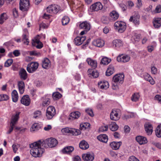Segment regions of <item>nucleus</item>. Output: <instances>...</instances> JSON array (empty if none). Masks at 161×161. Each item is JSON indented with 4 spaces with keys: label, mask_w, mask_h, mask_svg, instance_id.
<instances>
[{
    "label": "nucleus",
    "mask_w": 161,
    "mask_h": 161,
    "mask_svg": "<svg viewBox=\"0 0 161 161\" xmlns=\"http://www.w3.org/2000/svg\"><path fill=\"white\" fill-rule=\"evenodd\" d=\"M39 64L37 62H32L28 64L26 68L27 71L29 73H33L37 69Z\"/></svg>",
    "instance_id": "obj_5"
},
{
    "label": "nucleus",
    "mask_w": 161,
    "mask_h": 161,
    "mask_svg": "<svg viewBox=\"0 0 161 161\" xmlns=\"http://www.w3.org/2000/svg\"><path fill=\"white\" fill-rule=\"evenodd\" d=\"M129 161H139V160L134 156H132L129 158Z\"/></svg>",
    "instance_id": "obj_59"
},
{
    "label": "nucleus",
    "mask_w": 161,
    "mask_h": 161,
    "mask_svg": "<svg viewBox=\"0 0 161 161\" xmlns=\"http://www.w3.org/2000/svg\"><path fill=\"white\" fill-rule=\"evenodd\" d=\"M22 41L23 42L24 44L28 45L29 42L28 39V36L25 34H23L22 36Z\"/></svg>",
    "instance_id": "obj_39"
},
{
    "label": "nucleus",
    "mask_w": 161,
    "mask_h": 161,
    "mask_svg": "<svg viewBox=\"0 0 161 161\" xmlns=\"http://www.w3.org/2000/svg\"><path fill=\"white\" fill-rule=\"evenodd\" d=\"M90 124L87 122H85L84 123L81 124L80 125V128L81 130H85L88 128L90 127Z\"/></svg>",
    "instance_id": "obj_46"
},
{
    "label": "nucleus",
    "mask_w": 161,
    "mask_h": 161,
    "mask_svg": "<svg viewBox=\"0 0 161 161\" xmlns=\"http://www.w3.org/2000/svg\"><path fill=\"white\" fill-rule=\"evenodd\" d=\"M82 158L84 161H92L94 158V155L92 153H87L82 154Z\"/></svg>",
    "instance_id": "obj_13"
},
{
    "label": "nucleus",
    "mask_w": 161,
    "mask_h": 161,
    "mask_svg": "<svg viewBox=\"0 0 161 161\" xmlns=\"http://www.w3.org/2000/svg\"><path fill=\"white\" fill-rule=\"evenodd\" d=\"M62 131L65 133H68L72 135L77 136L80 134L79 130L72 128H65L62 129Z\"/></svg>",
    "instance_id": "obj_8"
},
{
    "label": "nucleus",
    "mask_w": 161,
    "mask_h": 161,
    "mask_svg": "<svg viewBox=\"0 0 161 161\" xmlns=\"http://www.w3.org/2000/svg\"><path fill=\"white\" fill-rule=\"evenodd\" d=\"M12 147L13 149L14 152V153H16L18 149V148L19 147V145L17 144H13Z\"/></svg>",
    "instance_id": "obj_56"
},
{
    "label": "nucleus",
    "mask_w": 161,
    "mask_h": 161,
    "mask_svg": "<svg viewBox=\"0 0 161 161\" xmlns=\"http://www.w3.org/2000/svg\"><path fill=\"white\" fill-rule=\"evenodd\" d=\"M30 5L28 0H20L19 9L23 11H27L29 8Z\"/></svg>",
    "instance_id": "obj_7"
},
{
    "label": "nucleus",
    "mask_w": 161,
    "mask_h": 161,
    "mask_svg": "<svg viewBox=\"0 0 161 161\" xmlns=\"http://www.w3.org/2000/svg\"><path fill=\"white\" fill-rule=\"evenodd\" d=\"M31 55L36 56H41V54L39 52H38L36 51H32L30 52Z\"/></svg>",
    "instance_id": "obj_54"
},
{
    "label": "nucleus",
    "mask_w": 161,
    "mask_h": 161,
    "mask_svg": "<svg viewBox=\"0 0 161 161\" xmlns=\"http://www.w3.org/2000/svg\"><path fill=\"white\" fill-rule=\"evenodd\" d=\"M155 133L156 136L158 137H161V125L157 126L156 130Z\"/></svg>",
    "instance_id": "obj_43"
},
{
    "label": "nucleus",
    "mask_w": 161,
    "mask_h": 161,
    "mask_svg": "<svg viewBox=\"0 0 161 161\" xmlns=\"http://www.w3.org/2000/svg\"><path fill=\"white\" fill-rule=\"evenodd\" d=\"M139 97L140 96L138 93H134L132 95L131 99L133 102H136L138 100Z\"/></svg>",
    "instance_id": "obj_44"
},
{
    "label": "nucleus",
    "mask_w": 161,
    "mask_h": 161,
    "mask_svg": "<svg viewBox=\"0 0 161 161\" xmlns=\"http://www.w3.org/2000/svg\"><path fill=\"white\" fill-rule=\"evenodd\" d=\"M45 143L47 144L50 147H53L56 146L58 144L57 140L55 138H51L46 140Z\"/></svg>",
    "instance_id": "obj_11"
},
{
    "label": "nucleus",
    "mask_w": 161,
    "mask_h": 161,
    "mask_svg": "<svg viewBox=\"0 0 161 161\" xmlns=\"http://www.w3.org/2000/svg\"><path fill=\"white\" fill-rule=\"evenodd\" d=\"M136 140L140 145L144 144L147 142V139L146 137L140 136H136Z\"/></svg>",
    "instance_id": "obj_20"
},
{
    "label": "nucleus",
    "mask_w": 161,
    "mask_h": 161,
    "mask_svg": "<svg viewBox=\"0 0 161 161\" xmlns=\"http://www.w3.org/2000/svg\"><path fill=\"white\" fill-rule=\"evenodd\" d=\"M144 78L146 80L149 81L151 84L153 85L155 83V81L148 74H147L144 75Z\"/></svg>",
    "instance_id": "obj_36"
},
{
    "label": "nucleus",
    "mask_w": 161,
    "mask_h": 161,
    "mask_svg": "<svg viewBox=\"0 0 161 161\" xmlns=\"http://www.w3.org/2000/svg\"><path fill=\"white\" fill-rule=\"evenodd\" d=\"M9 99V97L6 94H1L0 95V102L6 101Z\"/></svg>",
    "instance_id": "obj_51"
},
{
    "label": "nucleus",
    "mask_w": 161,
    "mask_h": 161,
    "mask_svg": "<svg viewBox=\"0 0 161 161\" xmlns=\"http://www.w3.org/2000/svg\"><path fill=\"white\" fill-rule=\"evenodd\" d=\"M69 18L67 16H64L62 19V23L63 25H67L69 22Z\"/></svg>",
    "instance_id": "obj_45"
},
{
    "label": "nucleus",
    "mask_w": 161,
    "mask_h": 161,
    "mask_svg": "<svg viewBox=\"0 0 161 161\" xmlns=\"http://www.w3.org/2000/svg\"><path fill=\"white\" fill-rule=\"evenodd\" d=\"M74 150V148L71 146H67L62 150V152L64 153L69 154Z\"/></svg>",
    "instance_id": "obj_30"
},
{
    "label": "nucleus",
    "mask_w": 161,
    "mask_h": 161,
    "mask_svg": "<svg viewBox=\"0 0 161 161\" xmlns=\"http://www.w3.org/2000/svg\"><path fill=\"white\" fill-rule=\"evenodd\" d=\"M121 111L119 109H114L110 114V119L113 120H118L120 117Z\"/></svg>",
    "instance_id": "obj_2"
},
{
    "label": "nucleus",
    "mask_w": 161,
    "mask_h": 161,
    "mask_svg": "<svg viewBox=\"0 0 161 161\" xmlns=\"http://www.w3.org/2000/svg\"><path fill=\"white\" fill-rule=\"evenodd\" d=\"M102 22L106 24H108L110 21H111L110 20V18H108L107 17L103 16L102 19Z\"/></svg>",
    "instance_id": "obj_50"
},
{
    "label": "nucleus",
    "mask_w": 161,
    "mask_h": 161,
    "mask_svg": "<svg viewBox=\"0 0 161 161\" xmlns=\"http://www.w3.org/2000/svg\"><path fill=\"white\" fill-rule=\"evenodd\" d=\"M110 130L112 131H115L118 128V126L116 123L114 122H112L109 126Z\"/></svg>",
    "instance_id": "obj_38"
},
{
    "label": "nucleus",
    "mask_w": 161,
    "mask_h": 161,
    "mask_svg": "<svg viewBox=\"0 0 161 161\" xmlns=\"http://www.w3.org/2000/svg\"><path fill=\"white\" fill-rule=\"evenodd\" d=\"M41 128L39 125L37 123L33 124L30 129V131L32 132L36 131Z\"/></svg>",
    "instance_id": "obj_35"
},
{
    "label": "nucleus",
    "mask_w": 161,
    "mask_h": 161,
    "mask_svg": "<svg viewBox=\"0 0 161 161\" xmlns=\"http://www.w3.org/2000/svg\"><path fill=\"white\" fill-rule=\"evenodd\" d=\"M103 8V6L100 2H97L91 5L90 7V9L92 12L97 11L101 10Z\"/></svg>",
    "instance_id": "obj_10"
},
{
    "label": "nucleus",
    "mask_w": 161,
    "mask_h": 161,
    "mask_svg": "<svg viewBox=\"0 0 161 161\" xmlns=\"http://www.w3.org/2000/svg\"><path fill=\"white\" fill-rule=\"evenodd\" d=\"M12 97L13 102H16L18 99V95L17 91L14 90L12 92Z\"/></svg>",
    "instance_id": "obj_33"
},
{
    "label": "nucleus",
    "mask_w": 161,
    "mask_h": 161,
    "mask_svg": "<svg viewBox=\"0 0 161 161\" xmlns=\"http://www.w3.org/2000/svg\"><path fill=\"white\" fill-rule=\"evenodd\" d=\"M54 99L58 100L62 97L61 94L58 92L53 93L52 95Z\"/></svg>",
    "instance_id": "obj_48"
},
{
    "label": "nucleus",
    "mask_w": 161,
    "mask_h": 161,
    "mask_svg": "<svg viewBox=\"0 0 161 161\" xmlns=\"http://www.w3.org/2000/svg\"><path fill=\"white\" fill-rule=\"evenodd\" d=\"M119 17L118 13L115 10H113L109 14L110 20L111 21H114L117 19Z\"/></svg>",
    "instance_id": "obj_19"
},
{
    "label": "nucleus",
    "mask_w": 161,
    "mask_h": 161,
    "mask_svg": "<svg viewBox=\"0 0 161 161\" xmlns=\"http://www.w3.org/2000/svg\"><path fill=\"white\" fill-rule=\"evenodd\" d=\"M155 12L157 13H159L161 12V5H157L155 8Z\"/></svg>",
    "instance_id": "obj_61"
},
{
    "label": "nucleus",
    "mask_w": 161,
    "mask_h": 161,
    "mask_svg": "<svg viewBox=\"0 0 161 161\" xmlns=\"http://www.w3.org/2000/svg\"><path fill=\"white\" fill-rule=\"evenodd\" d=\"M13 12L14 17L15 18L17 17L18 16V12L15 8L13 9Z\"/></svg>",
    "instance_id": "obj_63"
},
{
    "label": "nucleus",
    "mask_w": 161,
    "mask_h": 161,
    "mask_svg": "<svg viewBox=\"0 0 161 161\" xmlns=\"http://www.w3.org/2000/svg\"><path fill=\"white\" fill-rule=\"evenodd\" d=\"M46 10L47 13L56 14L60 10V7L57 4H51L47 8Z\"/></svg>",
    "instance_id": "obj_6"
},
{
    "label": "nucleus",
    "mask_w": 161,
    "mask_h": 161,
    "mask_svg": "<svg viewBox=\"0 0 161 161\" xmlns=\"http://www.w3.org/2000/svg\"><path fill=\"white\" fill-rule=\"evenodd\" d=\"M51 66V62L50 60L47 58H44L42 62V67L45 69L49 68Z\"/></svg>",
    "instance_id": "obj_17"
},
{
    "label": "nucleus",
    "mask_w": 161,
    "mask_h": 161,
    "mask_svg": "<svg viewBox=\"0 0 161 161\" xmlns=\"http://www.w3.org/2000/svg\"><path fill=\"white\" fill-rule=\"evenodd\" d=\"M113 46L116 47H119L122 46V43L121 41L119 39H116L113 42Z\"/></svg>",
    "instance_id": "obj_37"
},
{
    "label": "nucleus",
    "mask_w": 161,
    "mask_h": 161,
    "mask_svg": "<svg viewBox=\"0 0 161 161\" xmlns=\"http://www.w3.org/2000/svg\"><path fill=\"white\" fill-rule=\"evenodd\" d=\"M122 144V142L120 141L119 142H113L110 143V145L113 149L116 150L119 148Z\"/></svg>",
    "instance_id": "obj_25"
},
{
    "label": "nucleus",
    "mask_w": 161,
    "mask_h": 161,
    "mask_svg": "<svg viewBox=\"0 0 161 161\" xmlns=\"http://www.w3.org/2000/svg\"><path fill=\"white\" fill-rule=\"evenodd\" d=\"M46 97H45V98H43L42 102V105L44 106L49 104L50 102V99Z\"/></svg>",
    "instance_id": "obj_47"
},
{
    "label": "nucleus",
    "mask_w": 161,
    "mask_h": 161,
    "mask_svg": "<svg viewBox=\"0 0 161 161\" xmlns=\"http://www.w3.org/2000/svg\"><path fill=\"white\" fill-rule=\"evenodd\" d=\"M79 147L81 149L86 150L89 147V145L86 141L82 140L80 142Z\"/></svg>",
    "instance_id": "obj_31"
},
{
    "label": "nucleus",
    "mask_w": 161,
    "mask_h": 161,
    "mask_svg": "<svg viewBox=\"0 0 161 161\" xmlns=\"http://www.w3.org/2000/svg\"><path fill=\"white\" fill-rule=\"evenodd\" d=\"M80 115V113L78 111L72 112L70 114L69 119L71 120H73L75 119H77L79 117Z\"/></svg>",
    "instance_id": "obj_26"
},
{
    "label": "nucleus",
    "mask_w": 161,
    "mask_h": 161,
    "mask_svg": "<svg viewBox=\"0 0 161 161\" xmlns=\"http://www.w3.org/2000/svg\"><path fill=\"white\" fill-rule=\"evenodd\" d=\"M56 114V110L54 107L49 106L46 111V116L48 119H51Z\"/></svg>",
    "instance_id": "obj_4"
},
{
    "label": "nucleus",
    "mask_w": 161,
    "mask_h": 161,
    "mask_svg": "<svg viewBox=\"0 0 161 161\" xmlns=\"http://www.w3.org/2000/svg\"><path fill=\"white\" fill-rule=\"evenodd\" d=\"M86 39L85 36H77L74 39V42L76 45L79 46L82 44Z\"/></svg>",
    "instance_id": "obj_15"
},
{
    "label": "nucleus",
    "mask_w": 161,
    "mask_h": 161,
    "mask_svg": "<svg viewBox=\"0 0 161 161\" xmlns=\"http://www.w3.org/2000/svg\"><path fill=\"white\" fill-rule=\"evenodd\" d=\"M8 19L6 14L3 13L0 16V24H2Z\"/></svg>",
    "instance_id": "obj_42"
},
{
    "label": "nucleus",
    "mask_w": 161,
    "mask_h": 161,
    "mask_svg": "<svg viewBox=\"0 0 161 161\" xmlns=\"http://www.w3.org/2000/svg\"><path fill=\"white\" fill-rule=\"evenodd\" d=\"M94 78H96L99 76V73L98 72L95 71H93L92 72L91 75Z\"/></svg>",
    "instance_id": "obj_57"
},
{
    "label": "nucleus",
    "mask_w": 161,
    "mask_h": 161,
    "mask_svg": "<svg viewBox=\"0 0 161 161\" xmlns=\"http://www.w3.org/2000/svg\"><path fill=\"white\" fill-rule=\"evenodd\" d=\"M19 112H17L16 114L12 116L10 124L15 125L16 123L18 121L19 118Z\"/></svg>",
    "instance_id": "obj_29"
},
{
    "label": "nucleus",
    "mask_w": 161,
    "mask_h": 161,
    "mask_svg": "<svg viewBox=\"0 0 161 161\" xmlns=\"http://www.w3.org/2000/svg\"><path fill=\"white\" fill-rule=\"evenodd\" d=\"M144 126L147 134L148 135H151L153 131V127L152 125L150 123L147 122L145 124Z\"/></svg>",
    "instance_id": "obj_18"
},
{
    "label": "nucleus",
    "mask_w": 161,
    "mask_h": 161,
    "mask_svg": "<svg viewBox=\"0 0 161 161\" xmlns=\"http://www.w3.org/2000/svg\"><path fill=\"white\" fill-rule=\"evenodd\" d=\"M42 142L41 140L30 144L31 154L35 158L41 157L44 152V149L41 147Z\"/></svg>",
    "instance_id": "obj_1"
},
{
    "label": "nucleus",
    "mask_w": 161,
    "mask_h": 161,
    "mask_svg": "<svg viewBox=\"0 0 161 161\" xmlns=\"http://www.w3.org/2000/svg\"><path fill=\"white\" fill-rule=\"evenodd\" d=\"M17 86L19 93L21 94H23L25 91V83L22 80L19 81L17 83Z\"/></svg>",
    "instance_id": "obj_22"
},
{
    "label": "nucleus",
    "mask_w": 161,
    "mask_h": 161,
    "mask_svg": "<svg viewBox=\"0 0 161 161\" xmlns=\"http://www.w3.org/2000/svg\"><path fill=\"white\" fill-rule=\"evenodd\" d=\"M153 23L155 27L159 28L161 25V18H158L155 19Z\"/></svg>",
    "instance_id": "obj_34"
},
{
    "label": "nucleus",
    "mask_w": 161,
    "mask_h": 161,
    "mask_svg": "<svg viewBox=\"0 0 161 161\" xmlns=\"http://www.w3.org/2000/svg\"><path fill=\"white\" fill-rule=\"evenodd\" d=\"M155 99L158 101V103H161V96L159 95H156L155 96Z\"/></svg>",
    "instance_id": "obj_60"
},
{
    "label": "nucleus",
    "mask_w": 161,
    "mask_h": 161,
    "mask_svg": "<svg viewBox=\"0 0 161 161\" xmlns=\"http://www.w3.org/2000/svg\"><path fill=\"white\" fill-rule=\"evenodd\" d=\"M140 38V36L137 35H134L133 37V39L136 42H138L139 41Z\"/></svg>",
    "instance_id": "obj_58"
},
{
    "label": "nucleus",
    "mask_w": 161,
    "mask_h": 161,
    "mask_svg": "<svg viewBox=\"0 0 161 161\" xmlns=\"http://www.w3.org/2000/svg\"><path fill=\"white\" fill-rule=\"evenodd\" d=\"M41 112L39 110L35 111L33 114V117L35 119H37L40 118L41 116Z\"/></svg>",
    "instance_id": "obj_49"
},
{
    "label": "nucleus",
    "mask_w": 161,
    "mask_h": 161,
    "mask_svg": "<svg viewBox=\"0 0 161 161\" xmlns=\"http://www.w3.org/2000/svg\"><path fill=\"white\" fill-rule=\"evenodd\" d=\"M85 111L86 112L89 114L90 116L93 117L94 116V114L92 110L90 108H87L86 109Z\"/></svg>",
    "instance_id": "obj_53"
},
{
    "label": "nucleus",
    "mask_w": 161,
    "mask_h": 161,
    "mask_svg": "<svg viewBox=\"0 0 161 161\" xmlns=\"http://www.w3.org/2000/svg\"><path fill=\"white\" fill-rule=\"evenodd\" d=\"M86 61L88 64L93 68L95 69L97 67V63L96 61L92 60L90 58H88L87 59Z\"/></svg>",
    "instance_id": "obj_27"
},
{
    "label": "nucleus",
    "mask_w": 161,
    "mask_h": 161,
    "mask_svg": "<svg viewBox=\"0 0 161 161\" xmlns=\"http://www.w3.org/2000/svg\"><path fill=\"white\" fill-rule=\"evenodd\" d=\"M108 129V126L107 125H105L101 127L99 129V130L100 132H103L107 131Z\"/></svg>",
    "instance_id": "obj_55"
},
{
    "label": "nucleus",
    "mask_w": 161,
    "mask_h": 161,
    "mask_svg": "<svg viewBox=\"0 0 161 161\" xmlns=\"http://www.w3.org/2000/svg\"><path fill=\"white\" fill-rule=\"evenodd\" d=\"M21 103L25 106H29L31 102L30 99L28 95H24L21 98Z\"/></svg>",
    "instance_id": "obj_16"
},
{
    "label": "nucleus",
    "mask_w": 161,
    "mask_h": 161,
    "mask_svg": "<svg viewBox=\"0 0 161 161\" xmlns=\"http://www.w3.org/2000/svg\"><path fill=\"white\" fill-rule=\"evenodd\" d=\"M13 53L14 55L16 57L19 56L20 54L19 51L18 50H15L13 52Z\"/></svg>",
    "instance_id": "obj_62"
},
{
    "label": "nucleus",
    "mask_w": 161,
    "mask_h": 161,
    "mask_svg": "<svg viewBox=\"0 0 161 161\" xmlns=\"http://www.w3.org/2000/svg\"><path fill=\"white\" fill-rule=\"evenodd\" d=\"M98 87L102 89H106L108 88L109 84L107 81H100L98 84Z\"/></svg>",
    "instance_id": "obj_28"
},
{
    "label": "nucleus",
    "mask_w": 161,
    "mask_h": 161,
    "mask_svg": "<svg viewBox=\"0 0 161 161\" xmlns=\"http://www.w3.org/2000/svg\"><path fill=\"white\" fill-rule=\"evenodd\" d=\"M19 75L21 80H25L27 78V74L25 70L23 68H21L19 71Z\"/></svg>",
    "instance_id": "obj_24"
},
{
    "label": "nucleus",
    "mask_w": 161,
    "mask_h": 161,
    "mask_svg": "<svg viewBox=\"0 0 161 161\" xmlns=\"http://www.w3.org/2000/svg\"><path fill=\"white\" fill-rule=\"evenodd\" d=\"M130 57L127 55L121 54L119 55L117 58V61L121 63H125L129 61Z\"/></svg>",
    "instance_id": "obj_9"
},
{
    "label": "nucleus",
    "mask_w": 161,
    "mask_h": 161,
    "mask_svg": "<svg viewBox=\"0 0 161 161\" xmlns=\"http://www.w3.org/2000/svg\"><path fill=\"white\" fill-rule=\"evenodd\" d=\"M111 61V59L108 58L106 57L103 58L101 61V63L104 65H107Z\"/></svg>",
    "instance_id": "obj_41"
},
{
    "label": "nucleus",
    "mask_w": 161,
    "mask_h": 161,
    "mask_svg": "<svg viewBox=\"0 0 161 161\" xmlns=\"http://www.w3.org/2000/svg\"><path fill=\"white\" fill-rule=\"evenodd\" d=\"M92 44L98 47H102L104 45V42L103 40L97 39L94 40L92 42Z\"/></svg>",
    "instance_id": "obj_23"
},
{
    "label": "nucleus",
    "mask_w": 161,
    "mask_h": 161,
    "mask_svg": "<svg viewBox=\"0 0 161 161\" xmlns=\"http://www.w3.org/2000/svg\"><path fill=\"white\" fill-rule=\"evenodd\" d=\"M13 60L12 59H8L4 63L5 67H8L10 66L13 62Z\"/></svg>",
    "instance_id": "obj_52"
},
{
    "label": "nucleus",
    "mask_w": 161,
    "mask_h": 161,
    "mask_svg": "<svg viewBox=\"0 0 161 161\" xmlns=\"http://www.w3.org/2000/svg\"><path fill=\"white\" fill-rule=\"evenodd\" d=\"M97 138L98 140L104 143H106L108 139V136L105 134L100 135Z\"/></svg>",
    "instance_id": "obj_32"
},
{
    "label": "nucleus",
    "mask_w": 161,
    "mask_h": 161,
    "mask_svg": "<svg viewBox=\"0 0 161 161\" xmlns=\"http://www.w3.org/2000/svg\"><path fill=\"white\" fill-rule=\"evenodd\" d=\"M114 72V68L113 66H110L106 72V75L109 76L112 74Z\"/></svg>",
    "instance_id": "obj_40"
},
{
    "label": "nucleus",
    "mask_w": 161,
    "mask_h": 161,
    "mask_svg": "<svg viewBox=\"0 0 161 161\" xmlns=\"http://www.w3.org/2000/svg\"><path fill=\"white\" fill-rule=\"evenodd\" d=\"M79 27L81 29H84L86 31H88L90 29L91 25L89 22L86 21L81 23L79 25Z\"/></svg>",
    "instance_id": "obj_21"
},
{
    "label": "nucleus",
    "mask_w": 161,
    "mask_h": 161,
    "mask_svg": "<svg viewBox=\"0 0 161 161\" xmlns=\"http://www.w3.org/2000/svg\"><path fill=\"white\" fill-rule=\"evenodd\" d=\"M115 29L118 30V32L123 33L126 28L125 23L123 22L117 21L114 24Z\"/></svg>",
    "instance_id": "obj_3"
},
{
    "label": "nucleus",
    "mask_w": 161,
    "mask_h": 161,
    "mask_svg": "<svg viewBox=\"0 0 161 161\" xmlns=\"http://www.w3.org/2000/svg\"><path fill=\"white\" fill-rule=\"evenodd\" d=\"M140 17L139 14H136L130 17L129 21L132 22L135 25H138L140 24Z\"/></svg>",
    "instance_id": "obj_14"
},
{
    "label": "nucleus",
    "mask_w": 161,
    "mask_h": 161,
    "mask_svg": "<svg viewBox=\"0 0 161 161\" xmlns=\"http://www.w3.org/2000/svg\"><path fill=\"white\" fill-rule=\"evenodd\" d=\"M124 78V75L122 74H117L113 78V82L122 84L123 83Z\"/></svg>",
    "instance_id": "obj_12"
},
{
    "label": "nucleus",
    "mask_w": 161,
    "mask_h": 161,
    "mask_svg": "<svg viewBox=\"0 0 161 161\" xmlns=\"http://www.w3.org/2000/svg\"><path fill=\"white\" fill-rule=\"evenodd\" d=\"M118 83H115L113 82L112 88L113 89L116 90L118 88Z\"/></svg>",
    "instance_id": "obj_64"
}]
</instances>
